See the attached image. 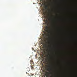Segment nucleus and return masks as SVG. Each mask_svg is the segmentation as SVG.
Wrapping results in <instances>:
<instances>
[{
    "label": "nucleus",
    "mask_w": 77,
    "mask_h": 77,
    "mask_svg": "<svg viewBox=\"0 0 77 77\" xmlns=\"http://www.w3.org/2000/svg\"><path fill=\"white\" fill-rule=\"evenodd\" d=\"M31 68L32 69H34V67L33 66H32V65H31Z\"/></svg>",
    "instance_id": "1"
},
{
    "label": "nucleus",
    "mask_w": 77,
    "mask_h": 77,
    "mask_svg": "<svg viewBox=\"0 0 77 77\" xmlns=\"http://www.w3.org/2000/svg\"><path fill=\"white\" fill-rule=\"evenodd\" d=\"M48 71H49L50 70H51V68L50 67H49V68H48Z\"/></svg>",
    "instance_id": "2"
},
{
    "label": "nucleus",
    "mask_w": 77,
    "mask_h": 77,
    "mask_svg": "<svg viewBox=\"0 0 77 77\" xmlns=\"http://www.w3.org/2000/svg\"><path fill=\"white\" fill-rule=\"evenodd\" d=\"M45 8H46V9H47L48 8V6H45Z\"/></svg>",
    "instance_id": "3"
},
{
    "label": "nucleus",
    "mask_w": 77,
    "mask_h": 77,
    "mask_svg": "<svg viewBox=\"0 0 77 77\" xmlns=\"http://www.w3.org/2000/svg\"><path fill=\"white\" fill-rule=\"evenodd\" d=\"M49 75L48 74H47L46 75V77H49Z\"/></svg>",
    "instance_id": "4"
},
{
    "label": "nucleus",
    "mask_w": 77,
    "mask_h": 77,
    "mask_svg": "<svg viewBox=\"0 0 77 77\" xmlns=\"http://www.w3.org/2000/svg\"><path fill=\"white\" fill-rule=\"evenodd\" d=\"M32 62V63H33V61H32V60H30V62Z\"/></svg>",
    "instance_id": "5"
},
{
    "label": "nucleus",
    "mask_w": 77,
    "mask_h": 77,
    "mask_svg": "<svg viewBox=\"0 0 77 77\" xmlns=\"http://www.w3.org/2000/svg\"><path fill=\"white\" fill-rule=\"evenodd\" d=\"M49 20H50V19H49Z\"/></svg>",
    "instance_id": "6"
}]
</instances>
